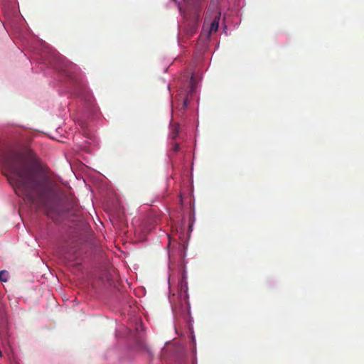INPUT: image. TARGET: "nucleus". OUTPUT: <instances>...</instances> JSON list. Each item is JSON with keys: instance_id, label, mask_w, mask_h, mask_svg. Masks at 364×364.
Here are the masks:
<instances>
[{"instance_id": "5", "label": "nucleus", "mask_w": 364, "mask_h": 364, "mask_svg": "<svg viewBox=\"0 0 364 364\" xmlns=\"http://www.w3.org/2000/svg\"><path fill=\"white\" fill-rule=\"evenodd\" d=\"M218 0H211L208 9V12L215 13V15H217L218 13H220L218 11Z\"/></svg>"}, {"instance_id": "3", "label": "nucleus", "mask_w": 364, "mask_h": 364, "mask_svg": "<svg viewBox=\"0 0 364 364\" xmlns=\"http://www.w3.org/2000/svg\"><path fill=\"white\" fill-rule=\"evenodd\" d=\"M171 130L170 132V137L172 140H175L180 132V124L178 123H173L171 124Z\"/></svg>"}, {"instance_id": "8", "label": "nucleus", "mask_w": 364, "mask_h": 364, "mask_svg": "<svg viewBox=\"0 0 364 364\" xmlns=\"http://www.w3.org/2000/svg\"><path fill=\"white\" fill-rule=\"evenodd\" d=\"M187 105H188V101H187V99H186L183 101L182 109H186L187 107Z\"/></svg>"}, {"instance_id": "6", "label": "nucleus", "mask_w": 364, "mask_h": 364, "mask_svg": "<svg viewBox=\"0 0 364 364\" xmlns=\"http://www.w3.org/2000/svg\"><path fill=\"white\" fill-rule=\"evenodd\" d=\"M9 272L6 270L0 271V281L6 282L8 280Z\"/></svg>"}, {"instance_id": "1", "label": "nucleus", "mask_w": 364, "mask_h": 364, "mask_svg": "<svg viewBox=\"0 0 364 364\" xmlns=\"http://www.w3.org/2000/svg\"><path fill=\"white\" fill-rule=\"evenodd\" d=\"M4 166L15 192L24 200L43 208L55 221L73 214L65 204L63 192L43 166L17 153L7 156Z\"/></svg>"}, {"instance_id": "2", "label": "nucleus", "mask_w": 364, "mask_h": 364, "mask_svg": "<svg viewBox=\"0 0 364 364\" xmlns=\"http://www.w3.org/2000/svg\"><path fill=\"white\" fill-rule=\"evenodd\" d=\"M188 291L187 274L183 271L178 282L177 294H173L170 298L172 309L175 314L179 315H188L190 314L191 306Z\"/></svg>"}, {"instance_id": "9", "label": "nucleus", "mask_w": 364, "mask_h": 364, "mask_svg": "<svg viewBox=\"0 0 364 364\" xmlns=\"http://www.w3.org/2000/svg\"><path fill=\"white\" fill-rule=\"evenodd\" d=\"M73 214H76V210H73Z\"/></svg>"}, {"instance_id": "7", "label": "nucleus", "mask_w": 364, "mask_h": 364, "mask_svg": "<svg viewBox=\"0 0 364 364\" xmlns=\"http://www.w3.org/2000/svg\"><path fill=\"white\" fill-rule=\"evenodd\" d=\"M180 149V146H179V144L178 143H174L173 145V147H172V150L174 151V152H177Z\"/></svg>"}, {"instance_id": "4", "label": "nucleus", "mask_w": 364, "mask_h": 364, "mask_svg": "<svg viewBox=\"0 0 364 364\" xmlns=\"http://www.w3.org/2000/svg\"><path fill=\"white\" fill-rule=\"evenodd\" d=\"M220 18V13H218L217 15L214 16V19L210 24V32H215L218 31L219 27V21Z\"/></svg>"}]
</instances>
